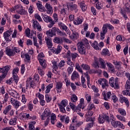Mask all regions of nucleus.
I'll list each match as a JSON object with an SVG mask.
<instances>
[{
  "label": "nucleus",
  "instance_id": "f257e3e1",
  "mask_svg": "<svg viewBox=\"0 0 130 130\" xmlns=\"http://www.w3.org/2000/svg\"><path fill=\"white\" fill-rule=\"evenodd\" d=\"M93 67L97 69V68H101V69H105L106 66L105 65V61L102 58L98 59L94 57V62L93 63Z\"/></svg>",
  "mask_w": 130,
  "mask_h": 130
},
{
  "label": "nucleus",
  "instance_id": "f03ea898",
  "mask_svg": "<svg viewBox=\"0 0 130 130\" xmlns=\"http://www.w3.org/2000/svg\"><path fill=\"white\" fill-rule=\"evenodd\" d=\"M109 84L112 88L118 89V78L114 79V78L111 77L109 80Z\"/></svg>",
  "mask_w": 130,
  "mask_h": 130
},
{
  "label": "nucleus",
  "instance_id": "7ed1b4c3",
  "mask_svg": "<svg viewBox=\"0 0 130 130\" xmlns=\"http://www.w3.org/2000/svg\"><path fill=\"white\" fill-rule=\"evenodd\" d=\"M12 34H13V30L12 29L5 31L3 34V37L5 40L8 42L12 41V37H11Z\"/></svg>",
  "mask_w": 130,
  "mask_h": 130
},
{
  "label": "nucleus",
  "instance_id": "20e7f679",
  "mask_svg": "<svg viewBox=\"0 0 130 130\" xmlns=\"http://www.w3.org/2000/svg\"><path fill=\"white\" fill-rule=\"evenodd\" d=\"M26 88V89H28V88H29V89L31 88H35V83L34 82V81H33L32 78L29 77L27 79Z\"/></svg>",
  "mask_w": 130,
  "mask_h": 130
},
{
  "label": "nucleus",
  "instance_id": "39448f33",
  "mask_svg": "<svg viewBox=\"0 0 130 130\" xmlns=\"http://www.w3.org/2000/svg\"><path fill=\"white\" fill-rule=\"evenodd\" d=\"M105 120L109 122V117L105 114L100 115L99 117V122L100 123H104Z\"/></svg>",
  "mask_w": 130,
  "mask_h": 130
},
{
  "label": "nucleus",
  "instance_id": "423d86ee",
  "mask_svg": "<svg viewBox=\"0 0 130 130\" xmlns=\"http://www.w3.org/2000/svg\"><path fill=\"white\" fill-rule=\"evenodd\" d=\"M50 114H51V113L50 112L49 109H45L43 114L41 115L42 119L44 120L46 118H49V117H50Z\"/></svg>",
  "mask_w": 130,
  "mask_h": 130
},
{
  "label": "nucleus",
  "instance_id": "0eeeda50",
  "mask_svg": "<svg viewBox=\"0 0 130 130\" xmlns=\"http://www.w3.org/2000/svg\"><path fill=\"white\" fill-rule=\"evenodd\" d=\"M10 102L15 109H18L19 107L21 106L22 104L21 102L18 101V100H15V99L13 98L11 99Z\"/></svg>",
  "mask_w": 130,
  "mask_h": 130
},
{
  "label": "nucleus",
  "instance_id": "6e6552de",
  "mask_svg": "<svg viewBox=\"0 0 130 130\" xmlns=\"http://www.w3.org/2000/svg\"><path fill=\"white\" fill-rule=\"evenodd\" d=\"M83 76H85L87 78V83L88 87H90V76L88 75V73H84L81 76V84H85L86 80Z\"/></svg>",
  "mask_w": 130,
  "mask_h": 130
},
{
  "label": "nucleus",
  "instance_id": "1a4fd4ad",
  "mask_svg": "<svg viewBox=\"0 0 130 130\" xmlns=\"http://www.w3.org/2000/svg\"><path fill=\"white\" fill-rule=\"evenodd\" d=\"M10 70H11V66H6L2 68H0V73H2V75H4L6 77L8 75V73H9Z\"/></svg>",
  "mask_w": 130,
  "mask_h": 130
},
{
  "label": "nucleus",
  "instance_id": "9d476101",
  "mask_svg": "<svg viewBox=\"0 0 130 130\" xmlns=\"http://www.w3.org/2000/svg\"><path fill=\"white\" fill-rule=\"evenodd\" d=\"M8 92L11 96H12V97H14V98H16V99H18V98H20V95L17 91H16L14 90H13L12 88H10L9 89H8Z\"/></svg>",
  "mask_w": 130,
  "mask_h": 130
},
{
  "label": "nucleus",
  "instance_id": "9b49d317",
  "mask_svg": "<svg viewBox=\"0 0 130 130\" xmlns=\"http://www.w3.org/2000/svg\"><path fill=\"white\" fill-rule=\"evenodd\" d=\"M58 26L60 29H62L64 30V31H66V33L69 34H71V31H70V29L68 28V26L66 25V24L62 23V22H58Z\"/></svg>",
  "mask_w": 130,
  "mask_h": 130
},
{
  "label": "nucleus",
  "instance_id": "f8f14e48",
  "mask_svg": "<svg viewBox=\"0 0 130 130\" xmlns=\"http://www.w3.org/2000/svg\"><path fill=\"white\" fill-rule=\"evenodd\" d=\"M32 27L34 29H37L39 31H42L41 28V25L39 24V22L37 20H32Z\"/></svg>",
  "mask_w": 130,
  "mask_h": 130
},
{
  "label": "nucleus",
  "instance_id": "ddd939ff",
  "mask_svg": "<svg viewBox=\"0 0 130 130\" xmlns=\"http://www.w3.org/2000/svg\"><path fill=\"white\" fill-rule=\"evenodd\" d=\"M78 49L80 54H85L86 53V46H82L81 44H77Z\"/></svg>",
  "mask_w": 130,
  "mask_h": 130
},
{
  "label": "nucleus",
  "instance_id": "4468645a",
  "mask_svg": "<svg viewBox=\"0 0 130 130\" xmlns=\"http://www.w3.org/2000/svg\"><path fill=\"white\" fill-rule=\"evenodd\" d=\"M98 82L100 85H101L103 89H104L107 86V80L104 78L99 79Z\"/></svg>",
  "mask_w": 130,
  "mask_h": 130
},
{
  "label": "nucleus",
  "instance_id": "2eb2a0df",
  "mask_svg": "<svg viewBox=\"0 0 130 130\" xmlns=\"http://www.w3.org/2000/svg\"><path fill=\"white\" fill-rule=\"evenodd\" d=\"M59 117H60V120L63 122L65 121L66 123H69L70 122V117L67 116L66 115H59Z\"/></svg>",
  "mask_w": 130,
  "mask_h": 130
},
{
  "label": "nucleus",
  "instance_id": "dca6fc26",
  "mask_svg": "<svg viewBox=\"0 0 130 130\" xmlns=\"http://www.w3.org/2000/svg\"><path fill=\"white\" fill-rule=\"evenodd\" d=\"M6 53L8 56H14L15 55V51L14 49H11L10 47H7L6 49Z\"/></svg>",
  "mask_w": 130,
  "mask_h": 130
},
{
  "label": "nucleus",
  "instance_id": "f3484780",
  "mask_svg": "<svg viewBox=\"0 0 130 130\" xmlns=\"http://www.w3.org/2000/svg\"><path fill=\"white\" fill-rule=\"evenodd\" d=\"M119 101L120 103L123 104L124 102L126 104V106L128 107L129 106V102H128V99L127 98L121 95L119 98Z\"/></svg>",
  "mask_w": 130,
  "mask_h": 130
},
{
  "label": "nucleus",
  "instance_id": "a211bd4d",
  "mask_svg": "<svg viewBox=\"0 0 130 130\" xmlns=\"http://www.w3.org/2000/svg\"><path fill=\"white\" fill-rule=\"evenodd\" d=\"M46 9H47V14L50 15L53 13V9L50 4L46 3L45 5Z\"/></svg>",
  "mask_w": 130,
  "mask_h": 130
},
{
  "label": "nucleus",
  "instance_id": "6ab92c4d",
  "mask_svg": "<svg viewBox=\"0 0 130 130\" xmlns=\"http://www.w3.org/2000/svg\"><path fill=\"white\" fill-rule=\"evenodd\" d=\"M102 95L104 97V100L107 101L108 99H110L111 97V92H105V91L102 92Z\"/></svg>",
  "mask_w": 130,
  "mask_h": 130
},
{
  "label": "nucleus",
  "instance_id": "aec40b11",
  "mask_svg": "<svg viewBox=\"0 0 130 130\" xmlns=\"http://www.w3.org/2000/svg\"><path fill=\"white\" fill-rule=\"evenodd\" d=\"M41 15L43 19L46 23H49L50 21H52V18H51L50 16H48L43 13H42Z\"/></svg>",
  "mask_w": 130,
  "mask_h": 130
},
{
  "label": "nucleus",
  "instance_id": "412c9836",
  "mask_svg": "<svg viewBox=\"0 0 130 130\" xmlns=\"http://www.w3.org/2000/svg\"><path fill=\"white\" fill-rule=\"evenodd\" d=\"M36 5L40 12H42V13H43L44 12H46V9H45V8L43 6H42L41 2H38L37 3Z\"/></svg>",
  "mask_w": 130,
  "mask_h": 130
},
{
  "label": "nucleus",
  "instance_id": "4be33fe9",
  "mask_svg": "<svg viewBox=\"0 0 130 130\" xmlns=\"http://www.w3.org/2000/svg\"><path fill=\"white\" fill-rule=\"evenodd\" d=\"M45 40L47 43V46L48 48H51L53 46L52 40L50 38L46 37Z\"/></svg>",
  "mask_w": 130,
  "mask_h": 130
},
{
  "label": "nucleus",
  "instance_id": "5701e85b",
  "mask_svg": "<svg viewBox=\"0 0 130 130\" xmlns=\"http://www.w3.org/2000/svg\"><path fill=\"white\" fill-rule=\"evenodd\" d=\"M83 21H84L83 17L79 16L77 18L76 20L74 21L73 23L74 25H81V24L83 23Z\"/></svg>",
  "mask_w": 130,
  "mask_h": 130
},
{
  "label": "nucleus",
  "instance_id": "b1692460",
  "mask_svg": "<svg viewBox=\"0 0 130 130\" xmlns=\"http://www.w3.org/2000/svg\"><path fill=\"white\" fill-rule=\"evenodd\" d=\"M37 37L39 39V42L41 45L42 44V41H43V38H44V36H43V34L40 32H38Z\"/></svg>",
  "mask_w": 130,
  "mask_h": 130
},
{
  "label": "nucleus",
  "instance_id": "393cba45",
  "mask_svg": "<svg viewBox=\"0 0 130 130\" xmlns=\"http://www.w3.org/2000/svg\"><path fill=\"white\" fill-rule=\"evenodd\" d=\"M72 31L73 34L71 36H70L71 39H78V38L80 37V34H79V32L73 30Z\"/></svg>",
  "mask_w": 130,
  "mask_h": 130
},
{
  "label": "nucleus",
  "instance_id": "a878e982",
  "mask_svg": "<svg viewBox=\"0 0 130 130\" xmlns=\"http://www.w3.org/2000/svg\"><path fill=\"white\" fill-rule=\"evenodd\" d=\"M90 43L95 50H101V48H99V46H98V43L96 41H94L93 42H90Z\"/></svg>",
  "mask_w": 130,
  "mask_h": 130
},
{
  "label": "nucleus",
  "instance_id": "bb28decb",
  "mask_svg": "<svg viewBox=\"0 0 130 130\" xmlns=\"http://www.w3.org/2000/svg\"><path fill=\"white\" fill-rule=\"evenodd\" d=\"M103 28L104 29L106 30L107 32V28H108L109 30H113V29H114V27H113V26H112L110 24H107V23L104 24L103 26Z\"/></svg>",
  "mask_w": 130,
  "mask_h": 130
},
{
  "label": "nucleus",
  "instance_id": "cd10ccee",
  "mask_svg": "<svg viewBox=\"0 0 130 130\" xmlns=\"http://www.w3.org/2000/svg\"><path fill=\"white\" fill-rule=\"evenodd\" d=\"M79 77H80L79 73L77 72V71H75L72 74L71 80H72V81H75V80H76V79H78Z\"/></svg>",
  "mask_w": 130,
  "mask_h": 130
},
{
  "label": "nucleus",
  "instance_id": "c85d7f7f",
  "mask_svg": "<svg viewBox=\"0 0 130 130\" xmlns=\"http://www.w3.org/2000/svg\"><path fill=\"white\" fill-rule=\"evenodd\" d=\"M81 33L82 35H84L85 37H90V34L91 32L89 31H88V29H82L81 31Z\"/></svg>",
  "mask_w": 130,
  "mask_h": 130
},
{
  "label": "nucleus",
  "instance_id": "c756f323",
  "mask_svg": "<svg viewBox=\"0 0 130 130\" xmlns=\"http://www.w3.org/2000/svg\"><path fill=\"white\" fill-rule=\"evenodd\" d=\"M107 64L108 68V70L111 73H114L115 72L114 66H113L111 63L107 62Z\"/></svg>",
  "mask_w": 130,
  "mask_h": 130
},
{
  "label": "nucleus",
  "instance_id": "7c9ffc66",
  "mask_svg": "<svg viewBox=\"0 0 130 130\" xmlns=\"http://www.w3.org/2000/svg\"><path fill=\"white\" fill-rule=\"evenodd\" d=\"M78 107H79V108H82V109L85 108V100L84 99H80V103L78 105Z\"/></svg>",
  "mask_w": 130,
  "mask_h": 130
},
{
  "label": "nucleus",
  "instance_id": "2f4dec72",
  "mask_svg": "<svg viewBox=\"0 0 130 130\" xmlns=\"http://www.w3.org/2000/svg\"><path fill=\"white\" fill-rule=\"evenodd\" d=\"M106 33H107L106 30L104 29L103 27H102V30L101 31L100 34V39L101 40H104Z\"/></svg>",
  "mask_w": 130,
  "mask_h": 130
},
{
  "label": "nucleus",
  "instance_id": "473e14b6",
  "mask_svg": "<svg viewBox=\"0 0 130 130\" xmlns=\"http://www.w3.org/2000/svg\"><path fill=\"white\" fill-rule=\"evenodd\" d=\"M53 87V83H51L49 84L48 86H46V89L45 90V94H48L49 92H50V90L52 89V87Z\"/></svg>",
  "mask_w": 130,
  "mask_h": 130
},
{
  "label": "nucleus",
  "instance_id": "72a5a7b5",
  "mask_svg": "<svg viewBox=\"0 0 130 130\" xmlns=\"http://www.w3.org/2000/svg\"><path fill=\"white\" fill-rule=\"evenodd\" d=\"M21 56L22 58H24V57H25V59H26V60H30V59L31 58V56H30V55H29V53H27L25 54L21 53Z\"/></svg>",
  "mask_w": 130,
  "mask_h": 130
},
{
  "label": "nucleus",
  "instance_id": "f704fd0d",
  "mask_svg": "<svg viewBox=\"0 0 130 130\" xmlns=\"http://www.w3.org/2000/svg\"><path fill=\"white\" fill-rule=\"evenodd\" d=\"M9 123L10 125H16L17 124V118H12L9 121Z\"/></svg>",
  "mask_w": 130,
  "mask_h": 130
},
{
  "label": "nucleus",
  "instance_id": "c9c22d12",
  "mask_svg": "<svg viewBox=\"0 0 130 130\" xmlns=\"http://www.w3.org/2000/svg\"><path fill=\"white\" fill-rule=\"evenodd\" d=\"M46 34L47 36H49V37H53V36H55V35H56V34L54 33L51 29L47 31Z\"/></svg>",
  "mask_w": 130,
  "mask_h": 130
},
{
  "label": "nucleus",
  "instance_id": "e433bc0d",
  "mask_svg": "<svg viewBox=\"0 0 130 130\" xmlns=\"http://www.w3.org/2000/svg\"><path fill=\"white\" fill-rule=\"evenodd\" d=\"M68 11H69V6L64 5L63 9L60 11V13H61V14L66 15V14H67V12H68Z\"/></svg>",
  "mask_w": 130,
  "mask_h": 130
},
{
  "label": "nucleus",
  "instance_id": "4c0bfd02",
  "mask_svg": "<svg viewBox=\"0 0 130 130\" xmlns=\"http://www.w3.org/2000/svg\"><path fill=\"white\" fill-rule=\"evenodd\" d=\"M56 122V116L54 113H52L51 115V123L52 124H54Z\"/></svg>",
  "mask_w": 130,
  "mask_h": 130
},
{
  "label": "nucleus",
  "instance_id": "58836bf2",
  "mask_svg": "<svg viewBox=\"0 0 130 130\" xmlns=\"http://www.w3.org/2000/svg\"><path fill=\"white\" fill-rule=\"evenodd\" d=\"M17 14H19V15H26L27 14V11L24 9H23V7L21 8V9L19 10L16 11Z\"/></svg>",
  "mask_w": 130,
  "mask_h": 130
},
{
  "label": "nucleus",
  "instance_id": "ea45409f",
  "mask_svg": "<svg viewBox=\"0 0 130 130\" xmlns=\"http://www.w3.org/2000/svg\"><path fill=\"white\" fill-rule=\"evenodd\" d=\"M62 48V47L60 45H58L57 46V48L53 50V53H55V54H58V53H60V51H61V49Z\"/></svg>",
  "mask_w": 130,
  "mask_h": 130
},
{
  "label": "nucleus",
  "instance_id": "a19ab883",
  "mask_svg": "<svg viewBox=\"0 0 130 130\" xmlns=\"http://www.w3.org/2000/svg\"><path fill=\"white\" fill-rule=\"evenodd\" d=\"M61 88H62V83H61V82H57L56 84V89L57 92H59Z\"/></svg>",
  "mask_w": 130,
  "mask_h": 130
},
{
  "label": "nucleus",
  "instance_id": "79ce46f5",
  "mask_svg": "<svg viewBox=\"0 0 130 130\" xmlns=\"http://www.w3.org/2000/svg\"><path fill=\"white\" fill-rule=\"evenodd\" d=\"M78 44H80L82 46H86V45L88 44V40H87L86 38L83 39L82 41L78 42Z\"/></svg>",
  "mask_w": 130,
  "mask_h": 130
},
{
  "label": "nucleus",
  "instance_id": "37998d69",
  "mask_svg": "<svg viewBox=\"0 0 130 130\" xmlns=\"http://www.w3.org/2000/svg\"><path fill=\"white\" fill-rule=\"evenodd\" d=\"M118 112L121 114V115H123V116H125L126 115V111L125 110L122 108L118 109Z\"/></svg>",
  "mask_w": 130,
  "mask_h": 130
},
{
  "label": "nucleus",
  "instance_id": "c03bdc74",
  "mask_svg": "<svg viewBox=\"0 0 130 130\" xmlns=\"http://www.w3.org/2000/svg\"><path fill=\"white\" fill-rule=\"evenodd\" d=\"M52 31H53V33H55V34H56V32L57 34H61V31L60 29L58 28H57L56 27H53L52 28Z\"/></svg>",
  "mask_w": 130,
  "mask_h": 130
},
{
  "label": "nucleus",
  "instance_id": "a18cd8bd",
  "mask_svg": "<svg viewBox=\"0 0 130 130\" xmlns=\"http://www.w3.org/2000/svg\"><path fill=\"white\" fill-rule=\"evenodd\" d=\"M116 117H117V119H118V120H120V121H122L123 122H126V120H125V117H124V116L119 115H117L116 116Z\"/></svg>",
  "mask_w": 130,
  "mask_h": 130
},
{
  "label": "nucleus",
  "instance_id": "49530a36",
  "mask_svg": "<svg viewBox=\"0 0 130 130\" xmlns=\"http://www.w3.org/2000/svg\"><path fill=\"white\" fill-rule=\"evenodd\" d=\"M102 54L103 55H108L109 56V55H110V53L109 52V50H108L107 48H105L103 49Z\"/></svg>",
  "mask_w": 130,
  "mask_h": 130
},
{
  "label": "nucleus",
  "instance_id": "de8ad7c7",
  "mask_svg": "<svg viewBox=\"0 0 130 130\" xmlns=\"http://www.w3.org/2000/svg\"><path fill=\"white\" fill-rule=\"evenodd\" d=\"M39 62L41 64V66H42V67H43V68H45L47 64H46V60H45V59H42V60H39Z\"/></svg>",
  "mask_w": 130,
  "mask_h": 130
},
{
  "label": "nucleus",
  "instance_id": "09e8293b",
  "mask_svg": "<svg viewBox=\"0 0 130 130\" xmlns=\"http://www.w3.org/2000/svg\"><path fill=\"white\" fill-rule=\"evenodd\" d=\"M36 123L35 121H31L29 123V130H35V127H34V124Z\"/></svg>",
  "mask_w": 130,
  "mask_h": 130
},
{
  "label": "nucleus",
  "instance_id": "8fccbe9b",
  "mask_svg": "<svg viewBox=\"0 0 130 130\" xmlns=\"http://www.w3.org/2000/svg\"><path fill=\"white\" fill-rule=\"evenodd\" d=\"M70 8L72 11H75V13H78V5L76 4H72Z\"/></svg>",
  "mask_w": 130,
  "mask_h": 130
},
{
  "label": "nucleus",
  "instance_id": "3c124183",
  "mask_svg": "<svg viewBox=\"0 0 130 130\" xmlns=\"http://www.w3.org/2000/svg\"><path fill=\"white\" fill-rule=\"evenodd\" d=\"M13 81L16 83V84L18 83L19 82V77H18L17 74H13V76L11 78Z\"/></svg>",
  "mask_w": 130,
  "mask_h": 130
},
{
  "label": "nucleus",
  "instance_id": "603ef678",
  "mask_svg": "<svg viewBox=\"0 0 130 130\" xmlns=\"http://www.w3.org/2000/svg\"><path fill=\"white\" fill-rule=\"evenodd\" d=\"M51 95L48 94H45V100L47 102V103H49L50 101H51Z\"/></svg>",
  "mask_w": 130,
  "mask_h": 130
},
{
  "label": "nucleus",
  "instance_id": "864d4df0",
  "mask_svg": "<svg viewBox=\"0 0 130 130\" xmlns=\"http://www.w3.org/2000/svg\"><path fill=\"white\" fill-rule=\"evenodd\" d=\"M76 69L77 70V71L79 73H81V74L83 75V70L81 68V66L78 63L76 64Z\"/></svg>",
  "mask_w": 130,
  "mask_h": 130
},
{
  "label": "nucleus",
  "instance_id": "5fc2aeb1",
  "mask_svg": "<svg viewBox=\"0 0 130 130\" xmlns=\"http://www.w3.org/2000/svg\"><path fill=\"white\" fill-rule=\"evenodd\" d=\"M35 18L36 19V20H38L39 22H42V18H41V16H40L39 14L36 13L34 15Z\"/></svg>",
  "mask_w": 130,
  "mask_h": 130
},
{
  "label": "nucleus",
  "instance_id": "6e6d98bb",
  "mask_svg": "<svg viewBox=\"0 0 130 130\" xmlns=\"http://www.w3.org/2000/svg\"><path fill=\"white\" fill-rule=\"evenodd\" d=\"M111 98L114 103H115L117 102V101H118V98H117V96H116V95L114 93L112 94Z\"/></svg>",
  "mask_w": 130,
  "mask_h": 130
},
{
  "label": "nucleus",
  "instance_id": "4d7b16f0",
  "mask_svg": "<svg viewBox=\"0 0 130 130\" xmlns=\"http://www.w3.org/2000/svg\"><path fill=\"white\" fill-rule=\"evenodd\" d=\"M54 42L55 43H62V39L61 38L55 37L54 39Z\"/></svg>",
  "mask_w": 130,
  "mask_h": 130
},
{
  "label": "nucleus",
  "instance_id": "13d9d810",
  "mask_svg": "<svg viewBox=\"0 0 130 130\" xmlns=\"http://www.w3.org/2000/svg\"><path fill=\"white\" fill-rule=\"evenodd\" d=\"M80 7L83 12H85L87 10V6L84 3H81L80 5Z\"/></svg>",
  "mask_w": 130,
  "mask_h": 130
},
{
  "label": "nucleus",
  "instance_id": "bf43d9fd",
  "mask_svg": "<svg viewBox=\"0 0 130 130\" xmlns=\"http://www.w3.org/2000/svg\"><path fill=\"white\" fill-rule=\"evenodd\" d=\"M81 67L83 70H85L86 71H89L90 70V67L88 64H82Z\"/></svg>",
  "mask_w": 130,
  "mask_h": 130
},
{
  "label": "nucleus",
  "instance_id": "052dcab7",
  "mask_svg": "<svg viewBox=\"0 0 130 130\" xmlns=\"http://www.w3.org/2000/svg\"><path fill=\"white\" fill-rule=\"evenodd\" d=\"M68 100H63L61 101L60 104L61 105L60 106H62L63 107H66V106H67V105H68Z\"/></svg>",
  "mask_w": 130,
  "mask_h": 130
},
{
  "label": "nucleus",
  "instance_id": "680f3d73",
  "mask_svg": "<svg viewBox=\"0 0 130 130\" xmlns=\"http://www.w3.org/2000/svg\"><path fill=\"white\" fill-rule=\"evenodd\" d=\"M71 100L72 102H77V101H78V97L76 94H72L71 97Z\"/></svg>",
  "mask_w": 130,
  "mask_h": 130
},
{
  "label": "nucleus",
  "instance_id": "e2e57ef3",
  "mask_svg": "<svg viewBox=\"0 0 130 130\" xmlns=\"http://www.w3.org/2000/svg\"><path fill=\"white\" fill-rule=\"evenodd\" d=\"M118 122L119 121L115 120L111 121V123L112 126H113V127L116 128L117 127V126H118Z\"/></svg>",
  "mask_w": 130,
  "mask_h": 130
},
{
  "label": "nucleus",
  "instance_id": "0e129e2a",
  "mask_svg": "<svg viewBox=\"0 0 130 130\" xmlns=\"http://www.w3.org/2000/svg\"><path fill=\"white\" fill-rule=\"evenodd\" d=\"M36 97L39 98V100H42L43 99H44V95L43 94L40 93V92H38L36 94Z\"/></svg>",
  "mask_w": 130,
  "mask_h": 130
},
{
  "label": "nucleus",
  "instance_id": "69168bd1",
  "mask_svg": "<svg viewBox=\"0 0 130 130\" xmlns=\"http://www.w3.org/2000/svg\"><path fill=\"white\" fill-rule=\"evenodd\" d=\"M91 127H93V122L87 124L84 130H90Z\"/></svg>",
  "mask_w": 130,
  "mask_h": 130
},
{
  "label": "nucleus",
  "instance_id": "338daca9",
  "mask_svg": "<svg viewBox=\"0 0 130 130\" xmlns=\"http://www.w3.org/2000/svg\"><path fill=\"white\" fill-rule=\"evenodd\" d=\"M96 8L98 10H101L103 8V4L99 2L96 4Z\"/></svg>",
  "mask_w": 130,
  "mask_h": 130
},
{
  "label": "nucleus",
  "instance_id": "774afa93",
  "mask_svg": "<svg viewBox=\"0 0 130 130\" xmlns=\"http://www.w3.org/2000/svg\"><path fill=\"white\" fill-rule=\"evenodd\" d=\"M125 90H129L130 89V81L127 80L126 84L125 85Z\"/></svg>",
  "mask_w": 130,
  "mask_h": 130
}]
</instances>
